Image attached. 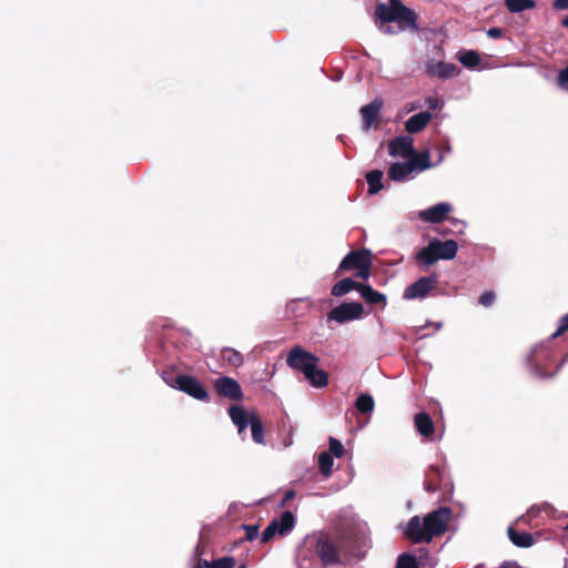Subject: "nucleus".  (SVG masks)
Listing matches in <instances>:
<instances>
[{
	"mask_svg": "<svg viewBox=\"0 0 568 568\" xmlns=\"http://www.w3.org/2000/svg\"><path fill=\"white\" fill-rule=\"evenodd\" d=\"M214 389L219 396L230 400L240 402L244 394L237 381L229 376H222L214 381Z\"/></svg>",
	"mask_w": 568,
	"mask_h": 568,
	"instance_id": "9",
	"label": "nucleus"
},
{
	"mask_svg": "<svg viewBox=\"0 0 568 568\" xmlns=\"http://www.w3.org/2000/svg\"><path fill=\"white\" fill-rule=\"evenodd\" d=\"M310 362H320V358L301 345H294L286 356V365L295 372H298Z\"/></svg>",
	"mask_w": 568,
	"mask_h": 568,
	"instance_id": "10",
	"label": "nucleus"
},
{
	"mask_svg": "<svg viewBox=\"0 0 568 568\" xmlns=\"http://www.w3.org/2000/svg\"><path fill=\"white\" fill-rule=\"evenodd\" d=\"M276 535L281 536V530L277 527V518H274L263 530L261 541L267 544Z\"/></svg>",
	"mask_w": 568,
	"mask_h": 568,
	"instance_id": "35",
	"label": "nucleus"
},
{
	"mask_svg": "<svg viewBox=\"0 0 568 568\" xmlns=\"http://www.w3.org/2000/svg\"><path fill=\"white\" fill-rule=\"evenodd\" d=\"M295 525V517L292 511H284L277 519V527L281 530V536L287 535Z\"/></svg>",
	"mask_w": 568,
	"mask_h": 568,
	"instance_id": "31",
	"label": "nucleus"
},
{
	"mask_svg": "<svg viewBox=\"0 0 568 568\" xmlns=\"http://www.w3.org/2000/svg\"><path fill=\"white\" fill-rule=\"evenodd\" d=\"M425 103H426L428 110H432V111L438 110L443 106V103L436 97L426 98Z\"/></svg>",
	"mask_w": 568,
	"mask_h": 568,
	"instance_id": "43",
	"label": "nucleus"
},
{
	"mask_svg": "<svg viewBox=\"0 0 568 568\" xmlns=\"http://www.w3.org/2000/svg\"><path fill=\"white\" fill-rule=\"evenodd\" d=\"M359 537L355 532L316 531L307 536L300 550L301 561L318 559L322 567L338 566L345 558L359 557Z\"/></svg>",
	"mask_w": 568,
	"mask_h": 568,
	"instance_id": "1",
	"label": "nucleus"
},
{
	"mask_svg": "<svg viewBox=\"0 0 568 568\" xmlns=\"http://www.w3.org/2000/svg\"><path fill=\"white\" fill-rule=\"evenodd\" d=\"M552 8L555 10H568V0H554Z\"/></svg>",
	"mask_w": 568,
	"mask_h": 568,
	"instance_id": "45",
	"label": "nucleus"
},
{
	"mask_svg": "<svg viewBox=\"0 0 568 568\" xmlns=\"http://www.w3.org/2000/svg\"><path fill=\"white\" fill-rule=\"evenodd\" d=\"M458 68L454 63H446L443 61L439 62H428L426 64V73L429 77H435L438 79H450L458 72Z\"/></svg>",
	"mask_w": 568,
	"mask_h": 568,
	"instance_id": "15",
	"label": "nucleus"
},
{
	"mask_svg": "<svg viewBox=\"0 0 568 568\" xmlns=\"http://www.w3.org/2000/svg\"><path fill=\"white\" fill-rule=\"evenodd\" d=\"M295 497V491L294 490H287L284 495V498L281 503V506L284 507L290 500H292L293 498Z\"/></svg>",
	"mask_w": 568,
	"mask_h": 568,
	"instance_id": "48",
	"label": "nucleus"
},
{
	"mask_svg": "<svg viewBox=\"0 0 568 568\" xmlns=\"http://www.w3.org/2000/svg\"><path fill=\"white\" fill-rule=\"evenodd\" d=\"M356 409L362 414H371L374 410L375 402L372 395L361 394L355 402Z\"/></svg>",
	"mask_w": 568,
	"mask_h": 568,
	"instance_id": "32",
	"label": "nucleus"
},
{
	"mask_svg": "<svg viewBox=\"0 0 568 568\" xmlns=\"http://www.w3.org/2000/svg\"><path fill=\"white\" fill-rule=\"evenodd\" d=\"M229 415L233 424L237 426L239 433H243L250 423V416H247L245 409L234 405L229 408Z\"/></svg>",
	"mask_w": 568,
	"mask_h": 568,
	"instance_id": "23",
	"label": "nucleus"
},
{
	"mask_svg": "<svg viewBox=\"0 0 568 568\" xmlns=\"http://www.w3.org/2000/svg\"><path fill=\"white\" fill-rule=\"evenodd\" d=\"M222 359L235 368L242 366L244 362L243 355L239 351L231 347L222 349Z\"/></svg>",
	"mask_w": 568,
	"mask_h": 568,
	"instance_id": "29",
	"label": "nucleus"
},
{
	"mask_svg": "<svg viewBox=\"0 0 568 568\" xmlns=\"http://www.w3.org/2000/svg\"><path fill=\"white\" fill-rule=\"evenodd\" d=\"M383 175L384 173L381 170H372L366 174L369 194H376L384 187Z\"/></svg>",
	"mask_w": 568,
	"mask_h": 568,
	"instance_id": "28",
	"label": "nucleus"
},
{
	"mask_svg": "<svg viewBox=\"0 0 568 568\" xmlns=\"http://www.w3.org/2000/svg\"><path fill=\"white\" fill-rule=\"evenodd\" d=\"M509 540L519 548H528L535 544V538L530 532L516 530L510 526L507 530Z\"/></svg>",
	"mask_w": 568,
	"mask_h": 568,
	"instance_id": "19",
	"label": "nucleus"
},
{
	"mask_svg": "<svg viewBox=\"0 0 568 568\" xmlns=\"http://www.w3.org/2000/svg\"><path fill=\"white\" fill-rule=\"evenodd\" d=\"M408 159L409 164H413V172L416 170L422 172L433 166L428 151L416 152L414 150V153Z\"/></svg>",
	"mask_w": 568,
	"mask_h": 568,
	"instance_id": "24",
	"label": "nucleus"
},
{
	"mask_svg": "<svg viewBox=\"0 0 568 568\" xmlns=\"http://www.w3.org/2000/svg\"><path fill=\"white\" fill-rule=\"evenodd\" d=\"M505 6L511 13L523 12L536 7L535 0H505Z\"/></svg>",
	"mask_w": 568,
	"mask_h": 568,
	"instance_id": "30",
	"label": "nucleus"
},
{
	"mask_svg": "<svg viewBox=\"0 0 568 568\" xmlns=\"http://www.w3.org/2000/svg\"><path fill=\"white\" fill-rule=\"evenodd\" d=\"M304 377L312 386L317 388L325 387L328 384V374L318 366L311 369V373L305 374Z\"/></svg>",
	"mask_w": 568,
	"mask_h": 568,
	"instance_id": "25",
	"label": "nucleus"
},
{
	"mask_svg": "<svg viewBox=\"0 0 568 568\" xmlns=\"http://www.w3.org/2000/svg\"><path fill=\"white\" fill-rule=\"evenodd\" d=\"M382 108L383 100L379 98L374 99L371 103L361 108L364 131H368L371 128L377 129L379 126Z\"/></svg>",
	"mask_w": 568,
	"mask_h": 568,
	"instance_id": "11",
	"label": "nucleus"
},
{
	"mask_svg": "<svg viewBox=\"0 0 568 568\" xmlns=\"http://www.w3.org/2000/svg\"><path fill=\"white\" fill-rule=\"evenodd\" d=\"M373 263V254L367 248L352 250L341 261L335 276H341L348 271H356V277L364 281L371 276V267Z\"/></svg>",
	"mask_w": 568,
	"mask_h": 568,
	"instance_id": "4",
	"label": "nucleus"
},
{
	"mask_svg": "<svg viewBox=\"0 0 568 568\" xmlns=\"http://www.w3.org/2000/svg\"><path fill=\"white\" fill-rule=\"evenodd\" d=\"M252 438L256 444H264V427L261 417L255 413L250 414Z\"/></svg>",
	"mask_w": 568,
	"mask_h": 568,
	"instance_id": "27",
	"label": "nucleus"
},
{
	"mask_svg": "<svg viewBox=\"0 0 568 568\" xmlns=\"http://www.w3.org/2000/svg\"><path fill=\"white\" fill-rule=\"evenodd\" d=\"M333 465V456L329 453L323 452L318 455V468L324 477L332 475Z\"/></svg>",
	"mask_w": 568,
	"mask_h": 568,
	"instance_id": "34",
	"label": "nucleus"
},
{
	"mask_svg": "<svg viewBox=\"0 0 568 568\" xmlns=\"http://www.w3.org/2000/svg\"><path fill=\"white\" fill-rule=\"evenodd\" d=\"M432 118L433 115L428 111H422L414 114L405 122V130L409 134L419 133L427 126Z\"/></svg>",
	"mask_w": 568,
	"mask_h": 568,
	"instance_id": "16",
	"label": "nucleus"
},
{
	"mask_svg": "<svg viewBox=\"0 0 568 568\" xmlns=\"http://www.w3.org/2000/svg\"><path fill=\"white\" fill-rule=\"evenodd\" d=\"M568 331V313L564 315L559 322L557 331L552 334V338H556Z\"/></svg>",
	"mask_w": 568,
	"mask_h": 568,
	"instance_id": "40",
	"label": "nucleus"
},
{
	"mask_svg": "<svg viewBox=\"0 0 568 568\" xmlns=\"http://www.w3.org/2000/svg\"><path fill=\"white\" fill-rule=\"evenodd\" d=\"M442 478L440 469L437 466H430L426 473L424 488L427 493H435L439 488Z\"/></svg>",
	"mask_w": 568,
	"mask_h": 568,
	"instance_id": "26",
	"label": "nucleus"
},
{
	"mask_svg": "<svg viewBox=\"0 0 568 568\" xmlns=\"http://www.w3.org/2000/svg\"><path fill=\"white\" fill-rule=\"evenodd\" d=\"M239 568H246V566L245 565H241Z\"/></svg>",
	"mask_w": 568,
	"mask_h": 568,
	"instance_id": "51",
	"label": "nucleus"
},
{
	"mask_svg": "<svg viewBox=\"0 0 568 568\" xmlns=\"http://www.w3.org/2000/svg\"><path fill=\"white\" fill-rule=\"evenodd\" d=\"M328 444H329V452L328 453L332 456H335L337 458H341V457L344 456L345 449H344L343 444L338 439H336L334 437H329Z\"/></svg>",
	"mask_w": 568,
	"mask_h": 568,
	"instance_id": "38",
	"label": "nucleus"
},
{
	"mask_svg": "<svg viewBox=\"0 0 568 568\" xmlns=\"http://www.w3.org/2000/svg\"><path fill=\"white\" fill-rule=\"evenodd\" d=\"M400 4V0H388V4L378 3L375 9L376 19L382 23L396 22Z\"/></svg>",
	"mask_w": 568,
	"mask_h": 568,
	"instance_id": "14",
	"label": "nucleus"
},
{
	"mask_svg": "<svg viewBox=\"0 0 568 568\" xmlns=\"http://www.w3.org/2000/svg\"><path fill=\"white\" fill-rule=\"evenodd\" d=\"M364 314V307L358 302L342 303L334 307L328 314V321H335L339 324L358 320Z\"/></svg>",
	"mask_w": 568,
	"mask_h": 568,
	"instance_id": "7",
	"label": "nucleus"
},
{
	"mask_svg": "<svg viewBox=\"0 0 568 568\" xmlns=\"http://www.w3.org/2000/svg\"><path fill=\"white\" fill-rule=\"evenodd\" d=\"M175 375H173L172 373H166L164 372L163 374V379L165 381V383L171 386V387H174L176 388V384H175Z\"/></svg>",
	"mask_w": 568,
	"mask_h": 568,
	"instance_id": "46",
	"label": "nucleus"
},
{
	"mask_svg": "<svg viewBox=\"0 0 568 568\" xmlns=\"http://www.w3.org/2000/svg\"><path fill=\"white\" fill-rule=\"evenodd\" d=\"M176 388L199 400H207L209 394L199 379L191 375H176Z\"/></svg>",
	"mask_w": 568,
	"mask_h": 568,
	"instance_id": "8",
	"label": "nucleus"
},
{
	"mask_svg": "<svg viewBox=\"0 0 568 568\" xmlns=\"http://www.w3.org/2000/svg\"><path fill=\"white\" fill-rule=\"evenodd\" d=\"M415 427L424 437H430L434 434V423L427 413H418L414 417Z\"/></svg>",
	"mask_w": 568,
	"mask_h": 568,
	"instance_id": "21",
	"label": "nucleus"
},
{
	"mask_svg": "<svg viewBox=\"0 0 568 568\" xmlns=\"http://www.w3.org/2000/svg\"><path fill=\"white\" fill-rule=\"evenodd\" d=\"M453 207L448 203H438L418 212V217L428 223L437 224L446 220Z\"/></svg>",
	"mask_w": 568,
	"mask_h": 568,
	"instance_id": "12",
	"label": "nucleus"
},
{
	"mask_svg": "<svg viewBox=\"0 0 568 568\" xmlns=\"http://www.w3.org/2000/svg\"><path fill=\"white\" fill-rule=\"evenodd\" d=\"M459 62L469 69L476 68L480 62V55L474 50L460 52L458 57Z\"/></svg>",
	"mask_w": 568,
	"mask_h": 568,
	"instance_id": "33",
	"label": "nucleus"
},
{
	"mask_svg": "<svg viewBox=\"0 0 568 568\" xmlns=\"http://www.w3.org/2000/svg\"><path fill=\"white\" fill-rule=\"evenodd\" d=\"M242 528L245 530L246 540H254L258 535V527L256 525H242Z\"/></svg>",
	"mask_w": 568,
	"mask_h": 568,
	"instance_id": "41",
	"label": "nucleus"
},
{
	"mask_svg": "<svg viewBox=\"0 0 568 568\" xmlns=\"http://www.w3.org/2000/svg\"><path fill=\"white\" fill-rule=\"evenodd\" d=\"M568 354H566L560 363L556 365L554 369H549V363L552 362L551 352L544 346H539L532 349L530 355L527 358L528 365L532 374H535L538 378H552L555 377L560 368L567 363Z\"/></svg>",
	"mask_w": 568,
	"mask_h": 568,
	"instance_id": "5",
	"label": "nucleus"
},
{
	"mask_svg": "<svg viewBox=\"0 0 568 568\" xmlns=\"http://www.w3.org/2000/svg\"><path fill=\"white\" fill-rule=\"evenodd\" d=\"M362 283H358L354 281L351 277L343 278L335 283L331 290V294L335 297L344 296L345 294L349 293L351 291L355 290L359 292V286Z\"/></svg>",
	"mask_w": 568,
	"mask_h": 568,
	"instance_id": "22",
	"label": "nucleus"
},
{
	"mask_svg": "<svg viewBox=\"0 0 568 568\" xmlns=\"http://www.w3.org/2000/svg\"><path fill=\"white\" fill-rule=\"evenodd\" d=\"M557 82L561 89L568 90V65L559 71Z\"/></svg>",
	"mask_w": 568,
	"mask_h": 568,
	"instance_id": "42",
	"label": "nucleus"
},
{
	"mask_svg": "<svg viewBox=\"0 0 568 568\" xmlns=\"http://www.w3.org/2000/svg\"><path fill=\"white\" fill-rule=\"evenodd\" d=\"M452 518L449 507H439L428 513L423 521L419 516H413L406 526L405 536L413 542H430L434 537L446 532Z\"/></svg>",
	"mask_w": 568,
	"mask_h": 568,
	"instance_id": "2",
	"label": "nucleus"
},
{
	"mask_svg": "<svg viewBox=\"0 0 568 568\" xmlns=\"http://www.w3.org/2000/svg\"><path fill=\"white\" fill-rule=\"evenodd\" d=\"M235 559L231 556H225L223 558L213 560L212 562H209L206 560L205 568H234L235 567Z\"/></svg>",
	"mask_w": 568,
	"mask_h": 568,
	"instance_id": "37",
	"label": "nucleus"
},
{
	"mask_svg": "<svg viewBox=\"0 0 568 568\" xmlns=\"http://www.w3.org/2000/svg\"><path fill=\"white\" fill-rule=\"evenodd\" d=\"M398 16L396 22L399 24L400 29H410L413 31H418L417 26V14L414 10L407 8L403 3L398 7Z\"/></svg>",
	"mask_w": 568,
	"mask_h": 568,
	"instance_id": "17",
	"label": "nucleus"
},
{
	"mask_svg": "<svg viewBox=\"0 0 568 568\" xmlns=\"http://www.w3.org/2000/svg\"><path fill=\"white\" fill-rule=\"evenodd\" d=\"M359 294L367 304L382 305L383 307H385L387 304L386 295L374 290L368 284H363V283L361 284Z\"/></svg>",
	"mask_w": 568,
	"mask_h": 568,
	"instance_id": "18",
	"label": "nucleus"
},
{
	"mask_svg": "<svg viewBox=\"0 0 568 568\" xmlns=\"http://www.w3.org/2000/svg\"><path fill=\"white\" fill-rule=\"evenodd\" d=\"M495 298H496L495 293L493 291H487V292H484L479 296L478 303L485 307H489L494 304Z\"/></svg>",
	"mask_w": 568,
	"mask_h": 568,
	"instance_id": "39",
	"label": "nucleus"
},
{
	"mask_svg": "<svg viewBox=\"0 0 568 568\" xmlns=\"http://www.w3.org/2000/svg\"><path fill=\"white\" fill-rule=\"evenodd\" d=\"M205 566H206V560L199 559V561L196 562V565L193 568H205Z\"/></svg>",
	"mask_w": 568,
	"mask_h": 568,
	"instance_id": "49",
	"label": "nucleus"
},
{
	"mask_svg": "<svg viewBox=\"0 0 568 568\" xmlns=\"http://www.w3.org/2000/svg\"><path fill=\"white\" fill-rule=\"evenodd\" d=\"M413 143V138L409 135H400L393 139L388 144L389 155L408 159L415 150Z\"/></svg>",
	"mask_w": 568,
	"mask_h": 568,
	"instance_id": "13",
	"label": "nucleus"
},
{
	"mask_svg": "<svg viewBox=\"0 0 568 568\" xmlns=\"http://www.w3.org/2000/svg\"><path fill=\"white\" fill-rule=\"evenodd\" d=\"M395 568H419L415 556L402 554L398 556Z\"/></svg>",
	"mask_w": 568,
	"mask_h": 568,
	"instance_id": "36",
	"label": "nucleus"
},
{
	"mask_svg": "<svg viewBox=\"0 0 568 568\" xmlns=\"http://www.w3.org/2000/svg\"><path fill=\"white\" fill-rule=\"evenodd\" d=\"M320 362H310L307 365L303 366L298 372L303 375L311 373V369L315 368V366H318Z\"/></svg>",
	"mask_w": 568,
	"mask_h": 568,
	"instance_id": "47",
	"label": "nucleus"
},
{
	"mask_svg": "<svg viewBox=\"0 0 568 568\" xmlns=\"http://www.w3.org/2000/svg\"><path fill=\"white\" fill-rule=\"evenodd\" d=\"M458 251V244L455 240L440 241L432 239L427 246L416 253V261L430 266L438 260H453Z\"/></svg>",
	"mask_w": 568,
	"mask_h": 568,
	"instance_id": "3",
	"label": "nucleus"
},
{
	"mask_svg": "<svg viewBox=\"0 0 568 568\" xmlns=\"http://www.w3.org/2000/svg\"><path fill=\"white\" fill-rule=\"evenodd\" d=\"M561 24L568 28V14L562 19Z\"/></svg>",
	"mask_w": 568,
	"mask_h": 568,
	"instance_id": "50",
	"label": "nucleus"
},
{
	"mask_svg": "<svg viewBox=\"0 0 568 568\" xmlns=\"http://www.w3.org/2000/svg\"><path fill=\"white\" fill-rule=\"evenodd\" d=\"M486 33L491 39H500V38H504L505 30L501 28L494 27V28L488 29L486 31Z\"/></svg>",
	"mask_w": 568,
	"mask_h": 568,
	"instance_id": "44",
	"label": "nucleus"
},
{
	"mask_svg": "<svg viewBox=\"0 0 568 568\" xmlns=\"http://www.w3.org/2000/svg\"><path fill=\"white\" fill-rule=\"evenodd\" d=\"M566 568H568V562L566 564Z\"/></svg>",
	"mask_w": 568,
	"mask_h": 568,
	"instance_id": "52",
	"label": "nucleus"
},
{
	"mask_svg": "<svg viewBox=\"0 0 568 568\" xmlns=\"http://www.w3.org/2000/svg\"><path fill=\"white\" fill-rule=\"evenodd\" d=\"M413 172V164L409 162H397L393 163L388 169V178L395 182H403L408 179Z\"/></svg>",
	"mask_w": 568,
	"mask_h": 568,
	"instance_id": "20",
	"label": "nucleus"
},
{
	"mask_svg": "<svg viewBox=\"0 0 568 568\" xmlns=\"http://www.w3.org/2000/svg\"><path fill=\"white\" fill-rule=\"evenodd\" d=\"M437 285L438 275L436 273L422 276L405 288L403 297L405 300L425 298Z\"/></svg>",
	"mask_w": 568,
	"mask_h": 568,
	"instance_id": "6",
	"label": "nucleus"
}]
</instances>
